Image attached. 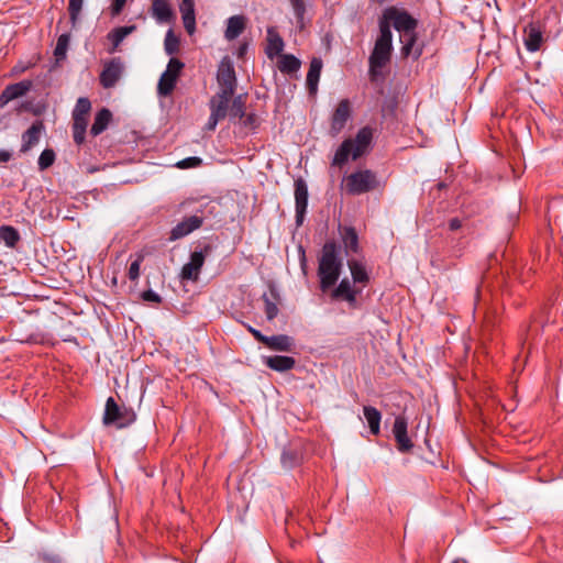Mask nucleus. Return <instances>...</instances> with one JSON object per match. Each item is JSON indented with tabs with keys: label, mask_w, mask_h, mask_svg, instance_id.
<instances>
[{
	"label": "nucleus",
	"mask_w": 563,
	"mask_h": 563,
	"mask_svg": "<svg viewBox=\"0 0 563 563\" xmlns=\"http://www.w3.org/2000/svg\"><path fill=\"white\" fill-rule=\"evenodd\" d=\"M342 266L340 245L334 241H327L322 246L317 271L322 292H328L335 286L340 278Z\"/></svg>",
	"instance_id": "1"
},
{
	"label": "nucleus",
	"mask_w": 563,
	"mask_h": 563,
	"mask_svg": "<svg viewBox=\"0 0 563 563\" xmlns=\"http://www.w3.org/2000/svg\"><path fill=\"white\" fill-rule=\"evenodd\" d=\"M373 140V131L368 126L358 130L354 139H346L336 150L332 159L333 166L342 167L351 157L358 159L367 153Z\"/></svg>",
	"instance_id": "2"
},
{
	"label": "nucleus",
	"mask_w": 563,
	"mask_h": 563,
	"mask_svg": "<svg viewBox=\"0 0 563 563\" xmlns=\"http://www.w3.org/2000/svg\"><path fill=\"white\" fill-rule=\"evenodd\" d=\"M393 52V33L384 23L379 35L375 41L374 48L371 53L369 63V77L371 80H377L383 77L382 69L389 63Z\"/></svg>",
	"instance_id": "3"
},
{
	"label": "nucleus",
	"mask_w": 563,
	"mask_h": 563,
	"mask_svg": "<svg viewBox=\"0 0 563 563\" xmlns=\"http://www.w3.org/2000/svg\"><path fill=\"white\" fill-rule=\"evenodd\" d=\"M194 202V200H186L177 206L174 213L184 214V217L181 221L170 229L168 234L169 242L184 239L202 227L205 220L202 216H199L198 213L187 216V213L191 211L190 207Z\"/></svg>",
	"instance_id": "4"
},
{
	"label": "nucleus",
	"mask_w": 563,
	"mask_h": 563,
	"mask_svg": "<svg viewBox=\"0 0 563 563\" xmlns=\"http://www.w3.org/2000/svg\"><path fill=\"white\" fill-rule=\"evenodd\" d=\"M386 24L388 30L391 25L400 35L407 36L409 33L415 32L418 26V21L406 10L398 9L396 7L386 8L379 19L378 26L382 30V25Z\"/></svg>",
	"instance_id": "5"
},
{
	"label": "nucleus",
	"mask_w": 563,
	"mask_h": 563,
	"mask_svg": "<svg viewBox=\"0 0 563 563\" xmlns=\"http://www.w3.org/2000/svg\"><path fill=\"white\" fill-rule=\"evenodd\" d=\"M379 181L371 169L356 170L344 179V189L351 196H360L377 189Z\"/></svg>",
	"instance_id": "6"
},
{
	"label": "nucleus",
	"mask_w": 563,
	"mask_h": 563,
	"mask_svg": "<svg viewBox=\"0 0 563 563\" xmlns=\"http://www.w3.org/2000/svg\"><path fill=\"white\" fill-rule=\"evenodd\" d=\"M136 419L134 410L126 406H119L112 397L106 401L103 413V423L106 426L114 424L122 429L132 424Z\"/></svg>",
	"instance_id": "7"
},
{
	"label": "nucleus",
	"mask_w": 563,
	"mask_h": 563,
	"mask_svg": "<svg viewBox=\"0 0 563 563\" xmlns=\"http://www.w3.org/2000/svg\"><path fill=\"white\" fill-rule=\"evenodd\" d=\"M185 64L178 58H170L165 71L162 74L158 85H157V93L163 97L169 96L177 84L178 77Z\"/></svg>",
	"instance_id": "8"
},
{
	"label": "nucleus",
	"mask_w": 563,
	"mask_h": 563,
	"mask_svg": "<svg viewBox=\"0 0 563 563\" xmlns=\"http://www.w3.org/2000/svg\"><path fill=\"white\" fill-rule=\"evenodd\" d=\"M211 245H205L202 250L192 252L190 254L189 262L186 263L181 268L180 278L183 280L197 282L206 257L211 253Z\"/></svg>",
	"instance_id": "9"
},
{
	"label": "nucleus",
	"mask_w": 563,
	"mask_h": 563,
	"mask_svg": "<svg viewBox=\"0 0 563 563\" xmlns=\"http://www.w3.org/2000/svg\"><path fill=\"white\" fill-rule=\"evenodd\" d=\"M217 81L220 87L219 91L235 92L236 76L233 63L229 56H224L218 66Z\"/></svg>",
	"instance_id": "10"
},
{
	"label": "nucleus",
	"mask_w": 563,
	"mask_h": 563,
	"mask_svg": "<svg viewBox=\"0 0 563 563\" xmlns=\"http://www.w3.org/2000/svg\"><path fill=\"white\" fill-rule=\"evenodd\" d=\"M330 298L334 301H346L352 309L358 308L360 289L353 287L349 278H343L335 288L330 289Z\"/></svg>",
	"instance_id": "11"
},
{
	"label": "nucleus",
	"mask_w": 563,
	"mask_h": 563,
	"mask_svg": "<svg viewBox=\"0 0 563 563\" xmlns=\"http://www.w3.org/2000/svg\"><path fill=\"white\" fill-rule=\"evenodd\" d=\"M351 118V103L349 99H342L331 115L329 134L335 137L345 128Z\"/></svg>",
	"instance_id": "12"
},
{
	"label": "nucleus",
	"mask_w": 563,
	"mask_h": 563,
	"mask_svg": "<svg viewBox=\"0 0 563 563\" xmlns=\"http://www.w3.org/2000/svg\"><path fill=\"white\" fill-rule=\"evenodd\" d=\"M408 421L405 416H397L393 426V434L395 437L397 449L401 453L409 452L413 448V443L408 437Z\"/></svg>",
	"instance_id": "13"
},
{
	"label": "nucleus",
	"mask_w": 563,
	"mask_h": 563,
	"mask_svg": "<svg viewBox=\"0 0 563 563\" xmlns=\"http://www.w3.org/2000/svg\"><path fill=\"white\" fill-rule=\"evenodd\" d=\"M123 71V65L120 58H112L103 66L100 74V84L103 88H112L119 81Z\"/></svg>",
	"instance_id": "14"
},
{
	"label": "nucleus",
	"mask_w": 563,
	"mask_h": 563,
	"mask_svg": "<svg viewBox=\"0 0 563 563\" xmlns=\"http://www.w3.org/2000/svg\"><path fill=\"white\" fill-rule=\"evenodd\" d=\"M308 206V187L303 179L299 178L295 181V209L296 222L300 225L303 221Z\"/></svg>",
	"instance_id": "15"
},
{
	"label": "nucleus",
	"mask_w": 563,
	"mask_h": 563,
	"mask_svg": "<svg viewBox=\"0 0 563 563\" xmlns=\"http://www.w3.org/2000/svg\"><path fill=\"white\" fill-rule=\"evenodd\" d=\"M32 85L31 80H22L8 85L0 93V108L5 107L10 101L26 95L31 90Z\"/></svg>",
	"instance_id": "16"
},
{
	"label": "nucleus",
	"mask_w": 563,
	"mask_h": 563,
	"mask_svg": "<svg viewBox=\"0 0 563 563\" xmlns=\"http://www.w3.org/2000/svg\"><path fill=\"white\" fill-rule=\"evenodd\" d=\"M523 43L529 52H537L543 43V33L538 24L530 23L523 30Z\"/></svg>",
	"instance_id": "17"
},
{
	"label": "nucleus",
	"mask_w": 563,
	"mask_h": 563,
	"mask_svg": "<svg viewBox=\"0 0 563 563\" xmlns=\"http://www.w3.org/2000/svg\"><path fill=\"white\" fill-rule=\"evenodd\" d=\"M263 363L272 371L285 373L292 369L296 365V360L286 355L264 356Z\"/></svg>",
	"instance_id": "18"
},
{
	"label": "nucleus",
	"mask_w": 563,
	"mask_h": 563,
	"mask_svg": "<svg viewBox=\"0 0 563 563\" xmlns=\"http://www.w3.org/2000/svg\"><path fill=\"white\" fill-rule=\"evenodd\" d=\"M151 14L158 23H170L175 18V13L167 0H153Z\"/></svg>",
	"instance_id": "19"
},
{
	"label": "nucleus",
	"mask_w": 563,
	"mask_h": 563,
	"mask_svg": "<svg viewBox=\"0 0 563 563\" xmlns=\"http://www.w3.org/2000/svg\"><path fill=\"white\" fill-rule=\"evenodd\" d=\"M44 130V124L42 121H35L23 134H22V145L21 152H29L34 145H36L40 141L41 133Z\"/></svg>",
	"instance_id": "20"
},
{
	"label": "nucleus",
	"mask_w": 563,
	"mask_h": 563,
	"mask_svg": "<svg viewBox=\"0 0 563 563\" xmlns=\"http://www.w3.org/2000/svg\"><path fill=\"white\" fill-rule=\"evenodd\" d=\"M179 11L181 13L185 30L189 35H192L196 31L195 1L181 0Z\"/></svg>",
	"instance_id": "21"
},
{
	"label": "nucleus",
	"mask_w": 563,
	"mask_h": 563,
	"mask_svg": "<svg viewBox=\"0 0 563 563\" xmlns=\"http://www.w3.org/2000/svg\"><path fill=\"white\" fill-rule=\"evenodd\" d=\"M234 93L227 91L217 92L210 100V112L224 119L228 114L229 103Z\"/></svg>",
	"instance_id": "22"
},
{
	"label": "nucleus",
	"mask_w": 563,
	"mask_h": 563,
	"mask_svg": "<svg viewBox=\"0 0 563 563\" xmlns=\"http://www.w3.org/2000/svg\"><path fill=\"white\" fill-rule=\"evenodd\" d=\"M284 40L278 34L275 27L271 26L267 29V46L265 53L269 59H273L277 55H283Z\"/></svg>",
	"instance_id": "23"
},
{
	"label": "nucleus",
	"mask_w": 563,
	"mask_h": 563,
	"mask_svg": "<svg viewBox=\"0 0 563 563\" xmlns=\"http://www.w3.org/2000/svg\"><path fill=\"white\" fill-rule=\"evenodd\" d=\"M246 27V18L242 14L232 15L227 20V29L224 37L228 41H233L239 37Z\"/></svg>",
	"instance_id": "24"
},
{
	"label": "nucleus",
	"mask_w": 563,
	"mask_h": 563,
	"mask_svg": "<svg viewBox=\"0 0 563 563\" xmlns=\"http://www.w3.org/2000/svg\"><path fill=\"white\" fill-rule=\"evenodd\" d=\"M322 69L321 58L313 57L310 62L309 70L306 78L307 89L310 95H316Z\"/></svg>",
	"instance_id": "25"
},
{
	"label": "nucleus",
	"mask_w": 563,
	"mask_h": 563,
	"mask_svg": "<svg viewBox=\"0 0 563 563\" xmlns=\"http://www.w3.org/2000/svg\"><path fill=\"white\" fill-rule=\"evenodd\" d=\"M266 347L278 352H290L295 345V341L291 336L286 334H276L267 336L264 343Z\"/></svg>",
	"instance_id": "26"
},
{
	"label": "nucleus",
	"mask_w": 563,
	"mask_h": 563,
	"mask_svg": "<svg viewBox=\"0 0 563 563\" xmlns=\"http://www.w3.org/2000/svg\"><path fill=\"white\" fill-rule=\"evenodd\" d=\"M341 238L347 255L360 252L358 235L353 227H344L341 230Z\"/></svg>",
	"instance_id": "27"
},
{
	"label": "nucleus",
	"mask_w": 563,
	"mask_h": 563,
	"mask_svg": "<svg viewBox=\"0 0 563 563\" xmlns=\"http://www.w3.org/2000/svg\"><path fill=\"white\" fill-rule=\"evenodd\" d=\"M399 37H400V42L402 43L401 55L404 57L412 56L416 59L419 58L420 55L422 54V49L418 48V47L415 48V45L417 42L416 31L409 33V35H407V36L400 35Z\"/></svg>",
	"instance_id": "28"
},
{
	"label": "nucleus",
	"mask_w": 563,
	"mask_h": 563,
	"mask_svg": "<svg viewBox=\"0 0 563 563\" xmlns=\"http://www.w3.org/2000/svg\"><path fill=\"white\" fill-rule=\"evenodd\" d=\"M112 119V113L109 109L102 108L95 117V121L91 125L90 133L93 136L101 134L109 125Z\"/></svg>",
	"instance_id": "29"
},
{
	"label": "nucleus",
	"mask_w": 563,
	"mask_h": 563,
	"mask_svg": "<svg viewBox=\"0 0 563 563\" xmlns=\"http://www.w3.org/2000/svg\"><path fill=\"white\" fill-rule=\"evenodd\" d=\"M347 266L354 284H362L365 286L369 282V275L365 265L356 260H350Z\"/></svg>",
	"instance_id": "30"
},
{
	"label": "nucleus",
	"mask_w": 563,
	"mask_h": 563,
	"mask_svg": "<svg viewBox=\"0 0 563 563\" xmlns=\"http://www.w3.org/2000/svg\"><path fill=\"white\" fill-rule=\"evenodd\" d=\"M263 301H264V311H265V314H266V318L268 321H272L273 319H275L279 312V309H278V301H279V296L276 291V289L272 288L271 289V297L267 295V294H264L263 295Z\"/></svg>",
	"instance_id": "31"
},
{
	"label": "nucleus",
	"mask_w": 563,
	"mask_h": 563,
	"mask_svg": "<svg viewBox=\"0 0 563 563\" xmlns=\"http://www.w3.org/2000/svg\"><path fill=\"white\" fill-rule=\"evenodd\" d=\"M363 413L365 419L367 420L371 433L374 435L379 434L382 420V413L379 412V410L372 406H364Z\"/></svg>",
	"instance_id": "32"
},
{
	"label": "nucleus",
	"mask_w": 563,
	"mask_h": 563,
	"mask_svg": "<svg viewBox=\"0 0 563 563\" xmlns=\"http://www.w3.org/2000/svg\"><path fill=\"white\" fill-rule=\"evenodd\" d=\"M301 62L295 55L291 54H283L278 60V69L283 74H294L300 69Z\"/></svg>",
	"instance_id": "33"
},
{
	"label": "nucleus",
	"mask_w": 563,
	"mask_h": 563,
	"mask_svg": "<svg viewBox=\"0 0 563 563\" xmlns=\"http://www.w3.org/2000/svg\"><path fill=\"white\" fill-rule=\"evenodd\" d=\"M136 30V26L135 25H125V26H119V27H115L113 29L109 34H108V38L111 41L112 43V52L115 51L119 45L123 42V40L132 34L134 31Z\"/></svg>",
	"instance_id": "34"
},
{
	"label": "nucleus",
	"mask_w": 563,
	"mask_h": 563,
	"mask_svg": "<svg viewBox=\"0 0 563 563\" xmlns=\"http://www.w3.org/2000/svg\"><path fill=\"white\" fill-rule=\"evenodd\" d=\"M20 239V233L15 228L11 225L0 227V240L5 244V246L11 249L15 247Z\"/></svg>",
	"instance_id": "35"
},
{
	"label": "nucleus",
	"mask_w": 563,
	"mask_h": 563,
	"mask_svg": "<svg viewBox=\"0 0 563 563\" xmlns=\"http://www.w3.org/2000/svg\"><path fill=\"white\" fill-rule=\"evenodd\" d=\"M70 43V33L66 32L58 36L56 46L54 48V56L57 62H62L67 56V51Z\"/></svg>",
	"instance_id": "36"
},
{
	"label": "nucleus",
	"mask_w": 563,
	"mask_h": 563,
	"mask_svg": "<svg viewBox=\"0 0 563 563\" xmlns=\"http://www.w3.org/2000/svg\"><path fill=\"white\" fill-rule=\"evenodd\" d=\"M87 124V119H73V137L77 145L82 144L85 141Z\"/></svg>",
	"instance_id": "37"
},
{
	"label": "nucleus",
	"mask_w": 563,
	"mask_h": 563,
	"mask_svg": "<svg viewBox=\"0 0 563 563\" xmlns=\"http://www.w3.org/2000/svg\"><path fill=\"white\" fill-rule=\"evenodd\" d=\"M91 110V102L88 98L81 97L77 100L73 111V119H87Z\"/></svg>",
	"instance_id": "38"
},
{
	"label": "nucleus",
	"mask_w": 563,
	"mask_h": 563,
	"mask_svg": "<svg viewBox=\"0 0 563 563\" xmlns=\"http://www.w3.org/2000/svg\"><path fill=\"white\" fill-rule=\"evenodd\" d=\"M280 460L285 468H294L300 463V455L296 450L285 449Z\"/></svg>",
	"instance_id": "39"
},
{
	"label": "nucleus",
	"mask_w": 563,
	"mask_h": 563,
	"mask_svg": "<svg viewBox=\"0 0 563 563\" xmlns=\"http://www.w3.org/2000/svg\"><path fill=\"white\" fill-rule=\"evenodd\" d=\"M232 118L243 119L245 115V98L243 95L236 96L232 100V104L229 111Z\"/></svg>",
	"instance_id": "40"
},
{
	"label": "nucleus",
	"mask_w": 563,
	"mask_h": 563,
	"mask_svg": "<svg viewBox=\"0 0 563 563\" xmlns=\"http://www.w3.org/2000/svg\"><path fill=\"white\" fill-rule=\"evenodd\" d=\"M84 0H68V12L71 26L75 29L79 21Z\"/></svg>",
	"instance_id": "41"
},
{
	"label": "nucleus",
	"mask_w": 563,
	"mask_h": 563,
	"mask_svg": "<svg viewBox=\"0 0 563 563\" xmlns=\"http://www.w3.org/2000/svg\"><path fill=\"white\" fill-rule=\"evenodd\" d=\"M164 48L167 55H174L179 51V38L173 30H168L164 41Z\"/></svg>",
	"instance_id": "42"
},
{
	"label": "nucleus",
	"mask_w": 563,
	"mask_h": 563,
	"mask_svg": "<svg viewBox=\"0 0 563 563\" xmlns=\"http://www.w3.org/2000/svg\"><path fill=\"white\" fill-rule=\"evenodd\" d=\"M55 158H56L55 152L52 148H45L41 153L38 161H37L38 169L45 170V169L49 168L54 164Z\"/></svg>",
	"instance_id": "43"
},
{
	"label": "nucleus",
	"mask_w": 563,
	"mask_h": 563,
	"mask_svg": "<svg viewBox=\"0 0 563 563\" xmlns=\"http://www.w3.org/2000/svg\"><path fill=\"white\" fill-rule=\"evenodd\" d=\"M297 23L300 27L303 26V16L306 13V5L303 0H290Z\"/></svg>",
	"instance_id": "44"
},
{
	"label": "nucleus",
	"mask_w": 563,
	"mask_h": 563,
	"mask_svg": "<svg viewBox=\"0 0 563 563\" xmlns=\"http://www.w3.org/2000/svg\"><path fill=\"white\" fill-rule=\"evenodd\" d=\"M202 164V159L197 156H191L179 161L176 166L180 169L195 168Z\"/></svg>",
	"instance_id": "45"
},
{
	"label": "nucleus",
	"mask_w": 563,
	"mask_h": 563,
	"mask_svg": "<svg viewBox=\"0 0 563 563\" xmlns=\"http://www.w3.org/2000/svg\"><path fill=\"white\" fill-rule=\"evenodd\" d=\"M143 262V256L139 255L129 267L128 276L131 280H136L140 276V267Z\"/></svg>",
	"instance_id": "46"
},
{
	"label": "nucleus",
	"mask_w": 563,
	"mask_h": 563,
	"mask_svg": "<svg viewBox=\"0 0 563 563\" xmlns=\"http://www.w3.org/2000/svg\"><path fill=\"white\" fill-rule=\"evenodd\" d=\"M241 120L245 128L254 130L257 126V115L254 113H245L244 118Z\"/></svg>",
	"instance_id": "47"
},
{
	"label": "nucleus",
	"mask_w": 563,
	"mask_h": 563,
	"mask_svg": "<svg viewBox=\"0 0 563 563\" xmlns=\"http://www.w3.org/2000/svg\"><path fill=\"white\" fill-rule=\"evenodd\" d=\"M141 297L144 301H150V302H155V303H159L162 301L161 296L158 294H156L155 291H153L152 289H147V290L143 291Z\"/></svg>",
	"instance_id": "48"
},
{
	"label": "nucleus",
	"mask_w": 563,
	"mask_h": 563,
	"mask_svg": "<svg viewBox=\"0 0 563 563\" xmlns=\"http://www.w3.org/2000/svg\"><path fill=\"white\" fill-rule=\"evenodd\" d=\"M125 3H126V0H112V3H111L112 15H118L124 8Z\"/></svg>",
	"instance_id": "49"
},
{
	"label": "nucleus",
	"mask_w": 563,
	"mask_h": 563,
	"mask_svg": "<svg viewBox=\"0 0 563 563\" xmlns=\"http://www.w3.org/2000/svg\"><path fill=\"white\" fill-rule=\"evenodd\" d=\"M463 227V220L460 218H452L448 221V228L450 231L455 232Z\"/></svg>",
	"instance_id": "50"
},
{
	"label": "nucleus",
	"mask_w": 563,
	"mask_h": 563,
	"mask_svg": "<svg viewBox=\"0 0 563 563\" xmlns=\"http://www.w3.org/2000/svg\"><path fill=\"white\" fill-rule=\"evenodd\" d=\"M247 330L249 332L254 336V339L261 343H265L266 340H267V335H264L260 330L253 328V327H247Z\"/></svg>",
	"instance_id": "51"
},
{
	"label": "nucleus",
	"mask_w": 563,
	"mask_h": 563,
	"mask_svg": "<svg viewBox=\"0 0 563 563\" xmlns=\"http://www.w3.org/2000/svg\"><path fill=\"white\" fill-rule=\"evenodd\" d=\"M223 120V118L219 117L218 114H213L210 112V117L207 122V129L209 131H213L218 124L219 121Z\"/></svg>",
	"instance_id": "52"
},
{
	"label": "nucleus",
	"mask_w": 563,
	"mask_h": 563,
	"mask_svg": "<svg viewBox=\"0 0 563 563\" xmlns=\"http://www.w3.org/2000/svg\"><path fill=\"white\" fill-rule=\"evenodd\" d=\"M11 159V153L8 151H0V162L7 163Z\"/></svg>",
	"instance_id": "53"
},
{
	"label": "nucleus",
	"mask_w": 563,
	"mask_h": 563,
	"mask_svg": "<svg viewBox=\"0 0 563 563\" xmlns=\"http://www.w3.org/2000/svg\"><path fill=\"white\" fill-rule=\"evenodd\" d=\"M246 49V45H243L240 47V55H242L244 53V51Z\"/></svg>",
	"instance_id": "54"
},
{
	"label": "nucleus",
	"mask_w": 563,
	"mask_h": 563,
	"mask_svg": "<svg viewBox=\"0 0 563 563\" xmlns=\"http://www.w3.org/2000/svg\"><path fill=\"white\" fill-rule=\"evenodd\" d=\"M377 3H384L386 2L387 0H375Z\"/></svg>",
	"instance_id": "55"
}]
</instances>
